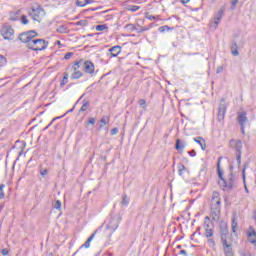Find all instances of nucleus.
I'll use <instances>...</instances> for the list:
<instances>
[{"instance_id":"dca6fc26","label":"nucleus","mask_w":256,"mask_h":256,"mask_svg":"<svg viewBox=\"0 0 256 256\" xmlns=\"http://www.w3.org/2000/svg\"><path fill=\"white\" fill-rule=\"evenodd\" d=\"M211 205L221 206V198L217 191L212 193Z\"/></svg>"},{"instance_id":"4d7b16f0","label":"nucleus","mask_w":256,"mask_h":256,"mask_svg":"<svg viewBox=\"0 0 256 256\" xmlns=\"http://www.w3.org/2000/svg\"><path fill=\"white\" fill-rule=\"evenodd\" d=\"M100 123H101L102 125H107V120H105V118H101V119H100Z\"/></svg>"},{"instance_id":"72a5a7b5","label":"nucleus","mask_w":256,"mask_h":256,"mask_svg":"<svg viewBox=\"0 0 256 256\" xmlns=\"http://www.w3.org/2000/svg\"><path fill=\"white\" fill-rule=\"evenodd\" d=\"M239 3V0H231V10L234 11V9L237 7V4Z\"/></svg>"},{"instance_id":"e433bc0d","label":"nucleus","mask_w":256,"mask_h":256,"mask_svg":"<svg viewBox=\"0 0 256 256\" xmlns=\"http://www.w3.org/2000/svg\"><path fill=\"white\" fill-rule=\"evenodd\" d=\"M76 25L80 26V27H85L87 26V20H79Z\"/></svg>"},{"instance_id":"a18cd8bd","label":"nucleus","mask_w":256,"mask_h":256,"mask_svg":"<svg viewBox=\"0 0 256 256\" xmlns=\"http://www.w3.org/2000/svg\"><path fill=\"white\" fill-rule=\"evenodd\" d=\"M56 119H59L58 118H54L45 128H44V131H47V129H49L52 125H53V122L56 121Z\"/></svg>"},{"instance_id":"de8ad7c7","label":"nucleus","mask_w":256,"mask_h":256,"mask_svg":"<svg viewBox=\"0 0 256 256\" xmlns=\"http://www.w3.org/2000/svg\"><path fill=\"white\" fill-rule=\"evenodd\" d=\"M58 33H65L67 31V28L65 26H61L60 28L57 29Z\"/></svg>"},{"instance_id":"864d4df0","label":"nucleus","mask_w":256,"mask_h":256,"mask_svg":"<svg viewBox=\"0 0 256 256\" xmlns=\"http://www.w3.org/2000/svg\"><path fill=\"white\" fill-rule=\"evenodd\" d=\"M2 255H4V256L9 255V249H7V248L2 249Z\"/></svg>"},{"instance_id":"774afa93","label":"nucleus","mask_w":256,"mask_h":256,"mask_svg":"<svg viewBox=\"0 0 256 256\" xmlns=\"http://www.w3.org/2000/svg\"><path fill=\"white\" fill-rule=\"evenodd\" d=\"M77 253H79V250H77L72 256H75L77 255Z\"/></svg>"},{"instance_id":"f8f14e48","label":"nucleus","mask_w":256,"mask_h":256,"mask_svg":"<svg viewBox=\"0 0 256 256\" xmlns=\"http://www.w3.org/2000/svg\"><path fill=\"white\" fill-rule=\"evenodd\" d=\"M249 243L255 245L256 247V231L253 226H249L248 231L246 233Z\"/></svg>"},{"instance_id":"603ef678","label":"nucleus","mask_w":256,"mask_h":256,"mask_svg":"<svg viewBox=\"0 0 256 256\" xmlns=\"http://www.w3.org/2000/svg\"><path fill=\"white\" fill-rule=\"evenodd\" d=\"M247 169V166H244L242 169V177H243V181H244V185H245V171Z\"/></svg>"},{"instance_id":"bf43d9fd","label":"nucleus","mask_w":256,"mask_h":256,"mask_svg":"<svg viewBox=\"0 0 256 256\" xmlns=\"http://www.w3.org/2000/svg\"><path fill=\"white\" fill-rule=\"evenodd\" d=\"M180 255H185V256H187V251H186V250H181V251H180Z\"/></svg>"},{"instance_id":"c756f323","label":"nucleus","mask_w":256,"mask_h":256,"mask_svg":"<svg viewBox=\"0 0 256 256\" xmlns=\"http://www.w3.org/2000/svg\"><path fill=\"white\" fill-rule=\"evenodd\" d=\"M138 104L140 105V107H142V109H147V101H145V99H140L138 101Z\"/></svg>"},{"instance_id":"bb28decb","label":"nucleus","mask_w":256,"mask_h":256,"mask_svg":"<svg viewBox=\"0 0 256 256\" xmlns=\"http://www.w3.org/2000/svg\"><path fill=\"white\" fill-rule=\"evenodd\" d=\"M89 105H90L89 101L84 100L82 102V106H81V108L79 110V113H85V110L88 109Z\"/></svg>"},{"instance_id":"0e129e2a","label":"nucleus","mask_w":256,"mask_h":256,"mask_svg":"<svg viewBox=\"0 0 256 256\" xmlns=\"http://www.w3.org/2000/svg\"><path fill=\"white\" fill-rule=\"evenodd\" d=\"M181 1L185 5V4L189 3L190 0H181Z\"/></svg>"},{"instance_id":"423d86ee","label":"nucleus","mask_w":256,"mask_h":256,"mask_svg":"<svg viewBox=\"0 0 256 256\" xmlns=\"http://www.w3.org/2000/svg\"><path fill=\"white\" fill-rule=\"evenodd\" d=\"M0 33L6 41H13L15 39V30L9 24H4L0 29Z\"/></svg>"},{"instance_id":"c85d7f7f","label":"nucleus","mask_w":256,"mask_h":256,"mask_svg":"<svg viewBox=\"0 0 256 256\" xmlns=\"http://www.w3.org/2000/svg\"><path fill=\"white\" fill-rule=\"evenodd\" d=\"M7 65V58L5 56L0 55V67H5Z\"/></svg>"},{"instance_id":"1a4fd4ad","label":"nucleus","mask_w":256,"mask_h":256,"mask_svg":"<svg viewBox=\"0 0 256 256\" xmlns=\"http://www.w3.org/2000/svg\"><path fill=\"white\" fill-rule=\"evenodd\" d=\"M80 63L82 65V69L85 73H88L89 75H93L95 73V64L91 61H83L80 60Z\"/></svg>"},{"instance_id":"09e8293b","label":"nucleus","mask_w":256,"mask_h":256,"mask_svg":"<svg viewBox=\"0 0 256 256\" xmlns=\"http://www.w3.org/2000/svg\"><path fill=\"white\" fill-rule=\"evenodd\" d=\"M211 210L221 211V206H216L211 204Z\"/></svg>"},{"instance_id":"a19ab883","label":"nucleus","mask_w":256,"mask_h":256,"mask_svg":"<svg viewBox=\"0 0 256 256\" xmlns=\"http://www.w3.org/2000/svg\"><path fill=\"white\" fill-rule=\"evenodd\" d=\"M73 55H74L73 52H68L65 54L64 59L69 60L70 58L73 57Z\"/></svg>"},{"instance_id":"4468645a","label":"nucleus","mask_w":256,"mask_h":256,"mask_svg":"<svg viewBox=\"0 0 256 256\" xmlns=\"http://www.w3.org/2000/svg\"><path fill=\"white\" fill-rule=\"evenodd\" d=\"M225 113H227V104L220 103L218 108V121L221 122L225 119Z\"/></svg>"},{"instance_id":"a878e982","label":"nucleus","mask_w":256,"mask_h":256,"mask_svg":"<svg viewBox=\"0 0 256 256\" xmlns=\"http://www.w3.org/2000/svg\"><path fill=\"white\" fill-rule=\"evenodd\" d=\"M173 29H175V28L165 25V26H160L158 28V31H159V33H165V31L169 32V31H173Z\"/></svg>"},{"instance_id":"5fc2aeb1","label":"nucleus","mask_w":256,"mask_h":256,"mask_svg":"<svg viewBox=\"0 0 256 256\" xmlns=\"http://www.w3.org/2000/svg\"><path fill=\"white\" fill-rule=\"evenodd\" d=\"M135 31L137 33H143V28L141 26H138V27L136 26Z\"/></svg>"},{"instance_id":"4be33fe9","label":"nucleus","mask_w":256,"mask_h":256,"mask_svg":"<svg viewBox=\"0 0 256 256\" xmlns=\"http://www.w3.org/2000/svg\"><path fill=\"white\" fill-rule=\"evenodd\" d=\"M130 201H131V198H129V196H127V194L122 195L121 205H123L124 207H127V205H129Z\"/></svg>"},{"instance_id":"6e6552de","label":"nucleus","mask_w":256,"mask_h":256,"mask_svg":"<svg viewBox=\"0 0 256 256\" xmlns=\"http://www.w3.org/2000/svg\"><path fill=\"white\" fill-rule=\"evenodd\" d=\"M79 69H83V66L81 65V61H77L74 63V65L72 66V75H71V79H81V77H83V72H81V70Z\"/></svg>"},{"instance_id":"2eb2a0df","label":"nucleus","mask_w":256,"mask_h":256,"mask_svg":"<svg viewBox=\"0 0 256 256\" xmlns=\"http://www.w3.org/2000/svg\"><path fill=\"white\" fill-rule=\"evenodd\" d=\"M98 231L99 230H95L86 240V242L82 246H80V249H83V247H85V249H89L91 247V241L95 239V236L97 235Z\"/></svg>"},{"instance_id":"aec40b11","label":"nucleus","mask_w":256,"mask_h":256,"mask_svg":"<svg viewBox=\"0 0 256 256\" xmlns=\"http://www.w3.org/2000/svg\"><path fill=\"white\" fill-rule=\"evenodd\" d=\"M204 229H205V235L207 239L213 237V228H209V224L205 223Z\"/></svg>"},{"instance_id":"cd10ccee","label":"nucleus","mask_w":256,"mask_h":256,"mask_svg":"<svg viewBox=\"0 0 256 256\" xmlns=\"http://www.w3.org/2000/svg\"><path fill=\"white\" fill-rule=\"evenodd\" d=\"M67 83H69V74L64 73V77L60 83V87H65V85H67Z\"/></svg>"},{"instance_id":"c03bdc74","label":"nucleus","mask_w":256,"mask_h":256,"mask_svg":"<svg viewBox=\"0 0 256 256\" xmlns=\"http://www.w3.org/2000/svg\"><path fill=\"white\" fill-rule=\"evenodd\" d=\"M110 133H111V135H117V133H119V128H112L110 130Z\"/></svg>"},{"instance_id":"4c0bfd02","label":"nucleus","mask_w":256,"mask_h":256,"mask_svg":"<svg viewBox=\"0 0 256 256\" xmlns=\"http://www.w3.org/2000/svg\"><path fill=\"white\" fill-rule=\"evenodd\" d=\"M54 209H57L58 211H61V202L60 200H56L54 204Z\"/></svg>"},{"instance_id":"0eeeda50","label":"nucleus","mask_w":256,"mask_h":256,"mask_svg":"<svg viewBox=\"0 0 256 256\" xmlns=\"http://www.w3.org/2000/svg\"><path fill=\"white\" fill-rule=\"evenodd\" d=\"M223 15H225V6H222L219 11L214 16V21L210 24L212 29H217L219 24L221 23V19H223Z\"/></svg>"},{"instance_id":"8fccbe9b","label":"nucleus","mask_w":256,"mask_h":256,"mask_svg":"<svg viewBox=\"0 0 256 256\" xmlns=\"http://www.w3.org/2000/svg\"><path fill=\"white\" fill-rule=\"evenodd\" d=\"M188 155H190V157H195L197 155V151L191 150L188 152Z\"/></svg>"},{"instance_id":"680f3d73","label":"nucleus","mask_w":256,"mask_h":256,"mask_svg":"<svg viewBox=\"0 0 256 256\" xmlns=\"http://www.w3.org/2000/svg\"><path fill=\"white\" fill-rule=\"evenodd\" d=\"M207 221H211V218H209V216L205 217V223H207ZM205 223H204V225H205Z\"/></svg>"},{"instance_id":"f704fd0d","label":"nucleus","mask_w":256,"mask_h":256,"mask_svg":"<svg viewBox=\"0 0 256 256\" xmlns=\"http://www.w3.org/2000/svg\"><path fill=\"white\" fill-rule=\"evenodd\" d=\"M21 23H22V25H28L29 24V20L27 19V17L25 15L21 16Z\"/></svg>"},{"instance_id":"f03ea898","label":"nucleus","mask_w":256,"mask_h":256,"mask_svg":"<svg viewBox=\"0 0 256 256\" xmlns=\"http://www.w3.org/2000/svg\"><path fill=\"white\" fill-rule=\"evenodd\" d=\"M217 173H218V177H219V185L220 187H222L223 191H233V189H235L236 184H235V175L233 173H231L228 177V180H225V178H223V170H221V157L218 159V163H217Z\"/></svg>"},{"instance_id":"9b49d317","label":"nucleus","mask_w":256,"mask_h":256,"mask_svg":"<svg viewBox=\"0 0 256 256\" xmlns=\"http://www.w3.org/2000/svg\"><path fill=\"white\" fill-rule=\"evenodd\" d=\"M220 237L221 241H227V237H229V227L225 222L220 224Z\"/></svg>"},{"instance_id":"2f4dec72","label":"nucleus","mask_w":256,"mask_h":256,"mask_svg":"<svg viewBox=\"0 0 256 256\" xmlns=\"http://www.w3.org/2000/svg\"><path fill=\"white\" fill-rule=\"evenodd\" d=\"M3 189H5V184L0 185V199L5 198V192L3 191Z\"/></svg>"},{"instance_id":"20e7f679","label":"nucleus","mask_w":256,"mask_h":256,"mask_svg":"<svg viewBox=\"0 0 256 256\" xmlns=\"http://www.w3.org/2000/svg\"><path fill=\"white\" fill-rule=\"evenodd\" d=\"M28 15L29 17H31V19H33V21L41 23V21H43V18L45 17V9H43L41 5L32 6L28 10Z\"/></svg>"},{"instance_id":"ea45409f","label":"nucleus","mask_w":256,"mask_h":256,"mask_svg":"<svg viewBox=\"0 0 256 256\" xmlns=\"http://www.w3.org/2000/svg\"><path fill=\"white\" fill-rule=\"evenodd\" d=\"M126 29H128L129 31H135L136 26L133 24H127L126 25Z\"/></svg>"},{"instance_id":"f257e3e1","label":"nucleus","mask_w":256,"mask_h":256,"mask_svg":"<svg viewBox=\"0 0 256 256\" xmlns=\"http://www.w3.org/2000/svg\"><path fill=\"white\" fill-rule=\"evenodd\" d=\"M39 35L35 30H30L26 32H22L18 39L21 43H26V46L31 51H45L47 47H49V42L45 41V39H35Z\"/></svg>"},{"instance_id":"7c9ffc66","label":"nucleus","mask_w":256,"mask_h":256,"mask_svg":"<svg viewBox=\"0 0 256 256\" xmlns=\"http://www.w3.org/2000/svg\"><path fill=\"white\" fill-rule=\"evenodd\" d=\"M105 29H108L107 25L100 24L96 26V31H105Z\"/></svg>"},{"instance_id":"6e6d98bb","label":"nucleus","mask_w":256,"mask_h":256,"mask_svg":"<svg viewBox=\"0 0 256 256\" xmlns=\"http://www.w3.org/2000/svg\"><path fill=\"white\" fill-rule=\"evenodd\" d=\"M208 243H210L211 245H213V247H215V240L213 238H209Z\"/></svg>"},{"instance_id":"393cba45","label":"nucleus","mask_w":256,"mask_h":256,"mask_svg":"<svg viewBox=\"0 0 256 256\" xmlns=\"http://www.w3.org/2000/svg\"><path fill=\"white\" fill-rule=\"evenodd\" d=\"M219 215H221V210H211V217L214 221L219 219Z\"/></svg>"},{"instance_id":"3c124183","label":"nucleus","mask_w":256,"mask_h":256,"mask_svg":"<svg viewBox=\"0 0 256 256\" xmlns=\"http://www.w3.org/2000/svg\"><path fill=\"white\" fill-rule=\"evenodd\" d=\"M223 69H224L223 66H218L217 69H216V73H217V74L223 73Z\"/></svg>"},{"instance_id":"a211bd4d","label":"nucleus","mask_w":256,"mask_h":256,"mask_svg":"<svg viewBox=\"0 0 256 256\" xmlns=\"http://www.w3.org/2000/svg\"><path fill=\"white\" fill-rule=\"evenodd\" d=\"M195 143H197L198 145H200L202 151H205V149H207V143L205 142V139H203L202 137H196L194 138Z\"/></svg>"},{"instance_id":"412c9836","label":"nucleus","mask_w":256,"mask_h":256,"mask_svg":"<svg viewBox=\"0 0 256 256\" xmlns=\"http://www.w3.org/2000/svg\"><path fill=\"white\" fill-rule=\"evenodd\" d=\"M175 149L176 151H183L185 149V144L181 143V139L176 140Z\"/></svg>"},{"instance_id":"473e14b6","label":"nucleus","mask_w":256,"mask_h":256,"mask_svg":"<svg viewBox=\"0 0 256 256\" xmlns=\"http://www.w3.org/2000/svg\"><path fill=\"white\" fill-rule=\"evenodd\" d=\"M146 19H148L149 21H156L157 20V16L151 15L149 13H146Z\"/></svg>"},{"instance_id":"5701e85b","label":"nucleus","mask_w":256,"mask_h":256,"mask_svg":"<svg viewBox=\"0 0 256 256\" xmlns=\"http://www.w3.org/2000/svg\"><path fill=\"white\" fill-rule=\"evenodd\" d=\"M232 233H237V227H239V224L237 223V218L236 217H232Z\"/></svg>"},{"instance_id":"f3484780","label":"nucleus","mask_w":256,"mask_h":256,"mask_svg":"<svg viewBox=\"0 0 256 256\" xmlns=\"http://www.w3.org/2000/svg\"><path fill=\"white\" fill-rule=\"evenodd\" d=\"M109 53H110L111 57H118L119 54L121 53V46L116 45V46L111 47L109 49Z\"/></svg>"},{"instance_id":"338daca9","label":"nucleus","mask_w":256,"mask_h":256,"mask_svg":"<svg viewBox=\"0 0 256 256\" xmlns=\"http://www.w3.org/2000/svg\"><path fill=\"white\" fill-rule=\"evenodd\" d=\"M254 219L256 221V210L254 211Z\"/></svg>"},{"instance_id":"e2e57ef3","label":"nucleus","mask_w":256,"mask_h":256,"mask_svg":"<svg viewBox=\"0 0 256 256\" xmlns=\"http://www.w3.org/2000/svg\"><path fill=\"white\" fill-rule=\"evenodd\" d=\"M244 189H245L246 193H249V188H247L246 184L244 185Z\"/></svg>"},{"instance_id":"37998d69","label":"nucleus","mask_w":256,"mask_h":256,"mask_svg":"<svg viewBox=\"0 0 256 256\" xmlns=\"http://www.w3.org/2000/svg\"><path fill=\"white\" fill-rule=\"evenodd\" d=\"M153 27V24H150L148 26H143L142 27V33L145 32V31H149V29H151Z\"/></svg>"},{"instance_id":"9d476101","label":"nucleus","mask_w":256,"mask_h":256,"mask_svg":"<svg viewBox=\"0 0 256 256\" xmlns=\"http://www.w3.org/2000/svg\"><path fill=\"white\" fill-rule=\"evenodd\" d=\"M247 121H249V119L247 118V112L238 113L237 122L239 123V125L241 127L242 133H245V125L247 124Z\"/></svg>"},{"instance_id":"49530a36","label":"nucleus","mask_w":256,"mask_h":256,"mask_svg":"<svg viewBox=\"0 0 256 256\" xmlns=\"http://www.w3.org/2000/svg\"><path fill=\"white\" fill-rule=\"evenodd\" d=\"M49 174V170L45 169V170H40V175H42V177H45L46 175Z\"/></svg>"},{"instance_id":"ddd939ff","label":"nucleus","mask_w":256,"mask_h":256,"mask_svg":"<svg viewBox=\"0 0 256 256\" xmlns=\"http://www.w3.org/2000/svg\"><path fill=\"white\" fill-rule=\"evenodd\" d=\"M222 247H223L225 256H234L233 245L231 243H228L227 240L222 241Z\"/></svg>"},{"instance_id":"39448f33","label":"nucleus","mask_w":256,"mask_h":256,"mask_svg":"<svg viewBox=\"0 0 256 256\" xmlns=\"http://www.w3.org/2000/svg\"><path fill=\"white\" fill-rule=\"evenodd\" d=\"M229 147L235 151L238 166L241 165V155H243V142L241 140L231 139L229 141Z\"/></svg>"},{"instance_id":"052dcab7","label":"nucleus","mask_w":256,"mask_h":256,"mask_svg":"<svg viewBox=\"0 0 256 256\" xmlns=\"http://www.w3.org/2000/svg\"><path fill=\"white\" fill-rule=\"evenodd\" d=\"M19 18H17V16H12L11 18H10V21H17Z\"/></svg>"},{"instance_id":"b1692460","label":"nucleus","mask_w":256,"mask_h":256,"mask_svg":"<svg viewBox=\"0 0 256 256\" xmlns=\"http://www.w3.org/2000/svg\"><path fill=\"white\" fill-rule=\"evenodd\" d=\"M185 171H187V167H185V165L179 163L178 164V174L180 177H183V174L185 173Z\"/></svg>"},{"instance_id":"13d9d810","label":"nucleus","mask_w":256,"mask_h":256,"mask_svg":"<svg viewBox=\"0 0 256 256\" xmlns=\"http://www.w3.org/2000/svg\"><path fill=\"white\" fill-rule=\"evenodd\" d=\"M93 3V0H85V5H91Z\"/></svg>"},{"instance_id":"69168bd1","label":"nucleus","mask_w":256,"mask_h":256,"mask_svg":"<svg viewBox=\"0 0 256 256\" xmlns=\"http://www.w3.org/2000/svg\"><path fill=\"white\" fill-rule=\"evenodd\" d=\"M66 113H73V108L68 110Z\"/></svg>"},{"instance_id":"58836bf2","label":"nucleus","mask_w":256,"mask_h":256,"mask_svg":"<svg viewBox=\"0 0 256 256\" xmlns=\"http://www.w3.org/2000/svg\"><path fill=\"white\" fill-rule=\"evenodd\" d=\"M76 5L77 7H85V0H77Z\"/></svg>"},{"instance_id":"c9c22d12","label":"nucleus","mask_w":256,"mask_h":256,"mask_svg":"<svg viewBox=\"0 0 256 256\" xmlns=\"http://www.w3.org/2000/svg\"><path fill=\"white\" fill-rule=\"evenodd\" d=\"M139 9H141V7L132 5L130 6V8H128V11H132V13H135V11H139Z\"/></svg>"},{"instance_id":"7ed1b4c3","label":"nucleus","mask_w":256,"mask_h":256,"mask_svg":"<svg viewBox=\"0 0 256 256\" xmlns=\"http://www.w3.org/2000/svg\"><path fill=\"white\" fill-rule=\"evenodd\" d=\"M121 223V216L119 215H110L105 221L106 230L110 232V235H113L119 229V224Z\"/></svg>"},{"instance_id":"6ab92c4d","label":"nucleus","mask_w":256,"mask_h":256,"mask_svg":"<svg viewBox=\"0 0 256 256\" xmlns=\"http://www.w3.org/2000/svg\"><path fill=\"white\" fill-rule=\"evenodd\" d=\"M230 49L234 57H237L239 55V46L237 45V42H235V40L232 41Z\"/></svg>"},{"instance_id":"79ce46f5","label":"nucleus","mask_w":256,"mask_h":256,"mask_svg":"<svg viewBox=\"0 0 256 256\" xmlns=\"http://www.w3.org/2000/svg\"><path fill=\"white\" fill-rule=\"evenodd\" d=\"M97 120L95 119V118H89L88 119V121H87V124L88 125H95V122H96Z\"/></svg>"}]
</instances>
